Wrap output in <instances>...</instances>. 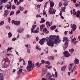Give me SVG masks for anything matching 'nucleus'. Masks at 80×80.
<instances>
[{
	"instance_id": "obj_1",
	"label": "nucleus",
	"mask_w": 80,
	"mask_h": 80,
	"mask_svg": "<svg viewBox=\"0 0 80 80\" xmlns=\"http://www.w3.org/2000/svg\"><path fill=\"white\" fill-rule=\"evenodd\" d=\"M60 37L59 36H57L56 38L53 42V38L52 36H49L48 38V37L46 38H43L42 39L39 41V43L40 45H43L45 41H47V44L50 47H53V43H60L61 40L59 38ZM48 38V39H47Z\"/></svg>"
},
{
	"instance_id": "obj_2",
	"label": "nucleus",
	"mask_w": 80,
	"mask_h": 80,
	"mask_svg": "<svg viewBox=\"0 0 80 80\" xmlns=\"http://www.w3.org/2000/svg\"><path fill=\"white\" fill-rule=\"evenodd\" d=\"M55 5V3L53 2V0H51L50 3V7L48 10L49 13L50 14H55L56 10L53 9V7Z\"/></svg>"
},
{
	"instance_id": "obj_3",
	"label": "nucleus",
	"mask_w": 80,
	"mask_h": 80,
	"mask_svg": "<svg viewBox=\"0 0 80 80\" xmlns=\"http://www.w3.org/2000/svg\"><path fill=\"white\" fill-rule=\"evenodd\" d=\"M28 63L27 65V67H26V70L28 72H30L33 70V68L35 67V64L32 63V61H28Z\"/></svg>"
},
{
	"instance_id": "obj_4",
	"label": "nucleus",
	"mask_w": 80,
	"mask_h": 80,
	"mask_svg": "<svg viewBox=\"0 0 80 80\" xmlns=\"http://www.w3.org/2000/svg\"><path fill=\"white\" fill-rule=\"evenodd\" d=\"M36 25H33L31 29V33H38L39 32L40 29L39 28H37V29L35 30V29H36Z\"/></svg>"
},
{
	"instance_id": "obj_5",
	"label": "nucleus",
	"mask_w": 80,
	"mask_h": 80,
	"mask_svg": "<svg viewBox=\"0 0 80 80\" xmlns=\"http://www.w3.org/2000/svg\"><path fill=\"white\" fill-rule=\"evenodd\" d=\"M52 75L51 76V74L49 72H48L46 77H47L49 79V80H55V79L52 78V77H55L54 74H53V73L52 74ZM53 75V76H52Z\"/></svg>"
},
{
	"instance_id": "obj_6",
	"label": "nucleus",
	"mask_w": 80,
	"mask_h": 80,
	"mask_svg": "<svg viewBox=\"0 0 80 80\" xmlns=\"http://www.w3.org/2000/svg\"><path fill=\"white\" fill-rule=\"evenodd\" d=\"M73 15H76L77 17H78V18H80V11H78L77 12H75V9H73Z\"/></svg>"
},
{
	"instance_id": "obj_7",
	"label": "nucleus",
	"mask_w": 80,
	"mask_h": 80,
	"mask_svg": "<svg viewBox=\"0 0 80 80\" xmlns=\"http://www.w3.org/2000/svg\"><path fill=\"white\" fill-rule=\"evenodd\" d=\"M63 53L65 57H70V53L67 51L64 52Z\"/></svg>"
},
{
	"instance_id": "obj_8",
	"label": "nucleus",
	"mask_w": 80,
	"mask_h": 80,
	"mask_svg": "<svg viewBox=\"0 0 80 80\" xmlns=\"http://www.w3.org/2000/svg\"><path fill=\"white\" fill-rule=\"evenodd\" d=\"M11 7H12V5L11 4H7L5 5V7H6L8 10H11Z\"/></svg>"
},
{
	"instance_id": "obj_9",
	"label": "nucleus",
	"mask_w": 80,
	"mask_h": 80,
	"mask_svg": "<svg viewBox=\"0 0 80 80\" xmlns=\"http://www.w3.org/2000/svg\"><path fill=\"white\" fill-rule=\"evenodd\" d=\"M10 13V11H8V10H6L4 12V16L7 17V15Z\"/></svg>"
},
{
	"instance_id": "obj_10",
	"label": "nucleus",
	"mask_w": 80,
	"mask_h": 80,
	"mask_svg": "<svg viewBox=\"0 0 80 80\" xmlns=\"http://www.w3.org/2000/svg\"><path fill=\"white\" fill-rule=\"evenodd\" d=\"M40 6H41V4H38L36 6V8H37L36 10L38 12H39L40 10Z\"/></svg>"
},
{
	"instance_id": "obj_11",
	"label": "nucleus",
	"mask_w": 80,
	"mask_h": 80,
	"mask_svg": "<svg viewBox=\"0 0 80 80\" xmlns=\"http://www.w3.org/2000/svg\"><path fill=\"white\" fill-rule=\"evenodd\" d=\"M43 33H45L46 34H47L49 33V31L47 30V28H44L43 29Z\"/></svg>"
},
{
	"instance_id": "obj_12",
	"label": "nucleus",
	"mask_w": 80,
	"mask_h": 80,
	"mask_svg": "<svg viewBox=\"0 0 80 80\" xmlns=\"http://www.w3.org/2000/svg\"><path fill=\"white\" fill-rule=\"evenodd\" d=\"M23 30H24V29L22 28H19L17 30V31L18 33H21V32H22Z\"/></svg>"
},
{
	"instance_id": "obj_13",
	"label": "nucleus",
	"mask_w": 80,
	"mask_h": 80,
	"mask_svg": "<svg viewBox=\"0 0 80 80\" xmlns=\"http://www.w3.org/2000/svg\"><path fill=\"white\" fill-rule=\"evenodd\" d=\"M46 24L47 25L48 28H49L50 26H51L52 25V22H51L50 23V22H46Z\"/></svg>"
},
{
	"instance_id": "obj_14",
	"label": "nucleus",
	"mask_w": 80,
	"mask_h": 80,
	"mask_svg": "<svg viewBox=\"0 0 80 80\" xmlns=\"http://www.w3.org/2000/svg\"><path fill=\"white\" fill-rule=\"evenodd\" d=\"M72 30L73 31H75L77 29V25L75 24H72Z\"/></svg>"
},
{
	"instance_id": "obj_15",
	"label": "nucleus",
	"mask_w": 80,
	"mask_h": 80,
	"mask_svg": "<svg viewBox=\"0 0 80 80\" xmlns=\"http://www.w3.org/2000/svg\"><path fill=\"white\" fill-rule=\"evenodd\" d=\"M69 41H70V40L68 39L65 42L66 46L64 48V49H65H65H66V48H67V46L68 45V42H69Z\"/></svg>"
},
{
	"instance_id": "obj_16",
	"label": "nucleus",
	"mask_w": 80,
	"mask_h": 80,
	"mask_svg": "<svg viewBox=\"0 0 80 80\" xmlns=\"http://www.w3.org/2000/svg\"><path fill=\"white\" fill-rule=\"evenodd\" d=\"M74 63L75 64H78L79 63V60L77 58H75V60L74 61Z\"/></svg>"
},
{
	"instance_id": "obj_17",
	"label": "nucleus",
	"mask_w": 80,
	"mask_h": 80,
	"mask_svg": "<svg viewBox=\"0 0 80 80\" xmlns=\"http://www.w3.org/2000/svg\"><path fill=\"white\" fill-rule=\"evenodd\" d=\"M22 71H23L22 69H19V70L17 72V74L18 75H20V74H21V73L22 72Z\"/></svg>"
},
{
	"instance_id": "obj_18",
	"label": "nucleus",
	"mask_w": 80,
	"mask_h": 80,
	"mask_svg": "<svg viewBox=\"0 0 80 80\" xmlns=\"http://www.w3.org/2000/svg\"><path fill=\"white\" fill-rule=\"evenodd\" d=\"M20 24V22L19 21H16L15 23V25H19Z\"/></svg>"
},
{
	"instance_id": "obj_19",
	"label": "nucleus",
	"mask_w": 80,
	"mask_h": 80,
	"mask_svg": "<svg viewBox=\"0 0 80 80\" xmlns=\"http://www.w3.org/2000/svg\"><path fill=\"white\" fill-rule=\"evenodd\" d=\"M66 68V66L64 65V66H63L61 68V70L62 72L63 71H65V69Z\"/></svg>"
},
{
	"instance_id": "obj_20",
	"label": "nucleus",
	"mask_w": 80,
	"mask_h": 80,
	"mask_svg": "<svg viewBox=\"0 0 80 80\" xmlns=\"http://www.w3.org/2000/svg\"><path fill=\"white\" fill-rule=\"evenodd\" d=\"M56 28H57V26H53L51 27V30H54V29H55Z\"/></svg>"
},
{
	"instance_id": "obj_21",
	"label": "nucleus",
	"mask_w": 80,
	"mask_h": 80,
	"mask_svg": "<svg viewBox=\"0 0 80 80\" xmlns=\"http://www.w3.org/2000/svg\"><path fill=\"white\" fill-rule=\"evenodd\" d=\"M63 5L64 7H66V6H67V5H68V2L67 1L64 3H63Z\"/></svg>"
},
{
	"instance_id": "obj_22",
	"label": "nucleus",
	"mask_w": 80,
	"mask_h": 80,
	"mask_svg": "<svg viewBox=\"0 0 80 80\" xmlns=\"http://www.w3.org/2000/svg\"><path fill=\"white\" fill-rule=\"evenodd\" d=\"M45 67H46L47 68H48L49 69H50V68H52V67L51 66H48V65H45Z\"/></svg>"
},
{
	"instance_id": "obj_23",
	"label": "nucleus",
	"mask_w": 80,
	"mask_h": 80,
	"mask_svg": "<svg viewBox=\"0 0 80 80\" xmlns=\"http://www.w3.org/2000/svg\"><path fill=\"white\" fill-rule=\"evenodd\" d=\"M46 12H45V9L43 10V15L44 17H47V14H46Z\"/></svg>"
},
{
	"instance_id": "obj_24",
	"label": "nucleus",
	"mask_w": 80,
	"mask_h": 80,
	"mask_svg": "<svg viewBox=\"0 0 80 80\" xmlns=\"http://www.w3.org/2000/svg\"><path fill=\"white\" fill-rule=\"evenodd\" d=\"M44 27H45V25H44V24H42L40 26V29L41 31L42 30V29L44 28Z\"/></svg>"
},
{
	"instance_id": "obj_25",
	"label": "nucleus",
	"mask_w": 80,
	"mask_h": 80,
	"mask_svg": "<svg viewBox=\"0 0 80 80\" xmlns=\"http://www.w3.org/2000/svg\"><path fill=\"white\" fill-rule=\"evenodd\" d=\"M62 11L60 12V13H59V15L60 16H61V18H62V19H64V17H63V16H62Z\"/></svg>"
},
{
	"instance_id": "obj_26",
	"label": "nucleus",
	"mask_w": 80,
	"mask_h": 80,
	"mask_svg": "<svg viewBox=\"0 0 80 80\" xmlns=\"http://www.w3.org/2000/svg\"><path fill=\"white\" fill-rule=\"evenodd\" d=\"M27 52L28 53H30V47L27 48Z\"/></svg>"
},
{
	"instance_id": "obj_27",
	"label": "nucleus",
	"mask_w": 80,
	"mask_h": 80,
	"mask_svg": "<svg viewBox=\"0 0 80 80\" xmlns=\"http://www.w3.org/2000/svg\"><path fill=\"white\" fill-rule=\"evenodd\" d=\"M48 48H47L45 49V52L47 54H48Z\"/></svg>"
},
{
	"instance_id": "obj_28",
	"label": "nucleus",
	"mask_w": 80,
	"mask_h": 80,
	"mask_svg": "<svg viewBox=\"0 0 80 80\" xmlns=\"http://www.w3.org/2000/svg\"><path fill=\"white\" fill-rule=\"evenodd\" d=\"M45 22V20H44V19L43 18H41V21L40 22V23H44Z\"/></svg>"
},
{
	"instance_id": "obj_29",
	"label": "nucleus",
	"mask_w": 80,
	"mask_h": 80,
	"mask_svg": "<svg viewBox=\"0 0 80 80\" xmlns=\"http://www.w3.org/2000/svg\"><path fill=\"white\" fill-rule=\"evenodd\" d=\"M8 1V0H1V2H2V3H4L7 2Z\"/></svg>"
},
{
	"instance_id": "obj_30",
	"label": "nucleus",
	"mask_w": 80,
	"mask_h": 80,
	"mask_svg": "<svg viewBox=\"0 0 80 80\" xmlns=\"http://www.w3.org/2000/svg\"><path fill=\"white\" fill-rule=\"evenodd\" d=\"M36 66L38 67H40V65H39V62H37L36 63Z\"/></svg>"
},
{
	"instance_id": "obj_31",
	"label": "nucleus",
	"mask_w": 80,
	"mask_h": 80,
	"mask_svg": "<svg viewBox=\"0 0 80 80\" xmlns=\"http://www.w3.org/2000/svg\"><path fill=\"white\" fill-rule=\"evenodd\" d=\"M14 13H15V12H14L12 11L11 12H10V16H11V15H13Z\"/></svg>"
},
{
	"instance_id": "obj_32",
	"label": "nucleus",
	"mask_w": 80,
	"mask_h": 80,
	"mask_svg": "<svg viewBox=\"0 0 80 80\" xmlns=\"http://www.w3.org/2000/svg\"><path fill=\"white\" fill-rule=\"evenodd\" d=\"M8 38H10L12 36V34H11V32H9L8 33Z\"/></svg>"
},
{
	"instance_id": "obj_33",
	"label": "nucleus",
	"mask_w": 80,
	"mask_h": 80,
	"mask_svg": "<svg viewBox=\"0 0 80 80\" xmlns=\"http://www.w3.org/2000/svg\"><path fill=\"white\" fill-rule=\"evenodd\" d=\"M19 8L18 9H19L21 11H23V8L21 7V6H19Z\"/></svg>"
},
{
	"instance_id": "obj_34",
	"label": "nucleus",
	"mask_w": 80,
	"mask_h": 80,
	"mask_svg": "<svg viewBox=\"0 0 80 80\" xmlns=\"http://www.w3.org/2000/svg\"><path fill=\"white\" fill-rule=\"evenodd\" d=\"M45 64H47V65H50V62L48 61H46L45 62Z\"/></svg>"
},
{
	"instance_id": "obj_35",
	"label": "nucleus",
	"mask_w": 80,
	"mask_h": 80,
	"mask_svg": "<svg viewBox=\"0 0 80 80\" xmlns=\"http://www.w3.org/2000/svg\"><path fill=\"white\" fill-rule=\"evenodd\" d=\"M72 68V66H69L68 67V69L69 70V71H70Z\"/></svg>"
},
{
	"instance_id": "obj_36",
	"label": "nucleus",
	"mask_w": 80,
	"mask_h": 80,
	"mask_svg": "<svg viewBox=\"0 0 80 80\" xmlns=\"http://www.w3.org/2000/svg\"><path fill=\"white\" fill-rule=\"evenodd\" d=\"M15 8H16V7H15V6L14 5H13L12 6V10H14V9H15Z\"/></svg>"
},
{
	"instance_id": "obj_37",
	"label": "nucleus",
	"mask_w": 80,
	"mask_h": 80,
	"mask_svg": "<svg viewBox=\"0 0 80 80\" xmlns=\"http://www.w3.org/2000/svg\"><path fill=\"white\" fill-rule=\"evenodd\" d=\"M26 37L28 38H31L32 36L29 35V34H27L26 35Z\"/></svg>"
},
{
	"instance_id": "obj_38",
	"label": "nucleus",
	"mask_w": 80,
	"mask_h": 80,
	"mask_svg": "<svg viewBox=\"0 0 80 80\" xmlns=\"http://www.w3.org/2000/svg\"><path fill=\"white\" fill-rule=\"evenodd\" d=\"M20 12V9H18L16 12V15H18Z\"/></svg>"
},
{
	"instance_id": "obj_39",
	"label": "nucleus",
	"mask_w": 80,
	"mask_h": 80,
	"mask_svg": "<svg viewBox=\"0 0 80 80\" xmlns=\"http://www.w3.org/2000/svg\"><path fill=\"white\" fill-rule=\"evenodd\" d=\"M46 74V72H42V74H41L42 77H43V76H44Z\"/></svg>"
},
{
	"instance_id": "obj_40",
	"label": "nucleus",
	"mask_w": 80,
	"mask_h": 80,
	"mask_svg": "<svg viewBox=\"0 0 80 80\" xmlns=\"http://www.w3.org/2000/svg\"><path fill=\"white\" fill-rule=\"evenodd\" d=\"M36 49L37 50H41V49L40 48H39V47L38 46H37L36 47Z\"/></svg>"
},
{
	"instance_id": "obj_41",
	"label": "nucleus",
	"mask_w": 80,
	"mask_h": 80,
	"mask_svg": "<svg viewBox=\"0 0 80 80\" xmlns=\"http://www.w3.org/2000/svg\"><path fill=\"white\" fill-rule=\"evenodd\" d=\"M59 7H62V5H63V4H62V2H60L59 3Z\"/></svg>"
},
{
	"instance_id": "obj_42",
	"label": "nucleus",
	"mask_w": 80,
	"mask_h": 80,
	"mask_svg": "<svg viewBox=\"0 0 80 80\" xmlns=\"http://www.w3.org/2000/svg\"><path fill=\"white\" fill-rule=\"evenodd\" d=\"M13 49V48H8L7 49V50L8 51H9V50H11Z\"/></svg>"
},
{
	"instance_id": "obj_43",
	"label": "nucleus",
	"mask_w": 80,
	"mask_h": 80,
	"mask_svg": "<svg viewBox=\"0 0 80 80\" xmlns=\"http://www.w3.org/2000/svg\"><path fill=\"white\" fill-rule=\"evenodd\" d=\"M0 25H3L4 24V22L3 21H1L0 22Z\"/></svg>"
},
{
	"instance_id": "obj_44",
	"label": "nucleus",
	"mask_w": 80,
	"mask_h": 80,
	"mask_svg": "<svg viewBox=\"0 0 80 80\" xmlns=\"http://www.w3.org/2000/svg\"><path fill=\"white\" fill-rule=\"evenodd\" d=\"M61 9L62 10V12H63V11H65V7L61 8Z\"/></svg>"
},
{
	"instance_id": "obj_45",
	"label": "nucleus",
	"mask_w": 80,
	"mask_h": 80,
	"mask_svg": "<svg viewBox=\"0 0 80 80\" xmlns=\"http://www.w3.org/2000/svg\"><path fill=\"white\" fill-rule=\"evenodd\" d=\"M69 52H71V53H73L74 52V49H72L71 50H69Z\"/></svg>"
},
{
	"instance_id": "obj_46",
	"label": "nucleus",
	"mask_w": 80,
	"mask_h": 80,
	"mask_svg": "<svg viewBox=\"0 0 80 80\" xmlns=\"http://www.w3.org/2000/svg\"><path fill=\"white\" fill-rule=\"evenodd\" d=\"M44 0H36V1L38 2H42Z\"/></svg>"
},
{
	"instance_id": "obj_47",
	"label": "nucleus",
	"mask_w": 80,
	"mask_h": 80,
	"mask_svg": "<svg viewBox=\"0 0 80 80\" xmlns=\"http://www.w3.org/2000/svg\"><path fill=\"white\" fill-rule=\"evenodd\" d=\"M47 70L46 68H44L42 70V72H46Z\"/></svg>"
},
{
	"instance_id": "obj_48",
	"label": "nucleus",
	"mask_w": 80,
	"mask_h": 80,
	"mask_svg": "<svg viewBox=\"0 0 80 80\" xmlns=\"http://www.w3.org/2000/svg\"><path fill=\"white\" fill-rule=\"evenodd\" d=\"M51 60H55V58H54V57L51 56Z\"/></svg>"
},
{
	"instance_id": "obj_49",
	"label": "nucleus",
	"mask_w": 80,
	"mask_h": 80,
	"mask_svg": "<svg viewBox=\"0 0 80 80\" xmlns=\"http://www.w3.org/2000/svg\"><path fill=\"white\" fill-rule=\"evenodd\" d=\"M75 40H76V38H74L72 40V42L73 43V42H74Z\"/></svg>"
},
{
	"instance_id": "obj_50",
	"label": "nucleus",
	"mask_w": 80,
	"mask_h": 80,
	"mask_svg": "<svg viewBox=\"0 0 80 80\" xmlns=\"http://www.w3.org/2000/svg\"><path fill=\"white\" fill-rule=\"evenodd\" d=\"M3 60L5 61V62H7V61L8 60V58H6V59L4 58Z\"/></svg>"
},
{
	"instance_id": "obj_51",
	"label": "nucleus",
	"mask_w": 80,
	"mask_h": 80,
	"mask_svg": "<svg viewBox=\"0 0 80 80\" xmlns=\"http://www.w3.org/2000/svg\"><path fill=\"white\" fill-rule=\"evenodd\" d=\"M41 63H42L43 64H44L45 63V61L43 60H42L41 61Z\"/></svg>"
},
{
	"instance_id": "obj_52",
	"label": "nucleus",
	"mask_w": 80,
	"mask_h": 80,
	"mask_svg": "<svg viewBox=\"0 0 80 80\" xmlns=\"http://www.w3.org/2000/svg\"><path fill=\"white\" fill-rule=\"evenodd\" d=\"M8 20L9 23H10V20H11V19H10V18H8Z\"/></svg>"
},
{
	"instance_id": "obj_53",
	"label": "nucleus",
	"mask_w": 80,
	"mask_h": 80,
	"mask_svg": "<svg viewBox=\"0 0 80 80\" xmlns=\"http://www.w3.org/2000/svg\"><path fill=\"white\" fill-rule=\"evenodd\" d=\"M58 73H57V72H55V77H57V75Z\"/></svg>"
},
{
	"instance_id": "obj_54",
	"label": "nucleus",
	"mask_w": 80,
	"mask_h": 80,
	"mask_svg": "<svg viewBox=\"0 0 80 80\" xmlns=\"http://www.w3.org/2000/svg\"><path fill=\"white\" fill-rule=\"evenodd\" d=\"M63 38H64V40H65V41H66V40L68 39V38L67 37H64Z\"/></svg>"
},
{
	"instance_id": "obj_55",
	"label": "nucleus",
	"mask_w": 80,
	"mask_h": 80,
	"mask_svg": "<svg viewBox=\"0 0 80 80\" xmlns=\"http://www.w3.org/2000/svg\"><path fill=\"white\" fill-rule=\"evenodd\" d=\"M72 31H73V29L71 30V32L70 31L69 32V33L71 35H72V34L73 33Z\"/></svg>"
},
{
	"instance_id": "obj_56",
	"label": "nucleus",
	"mask_w": 80,
	"mask_h": 80,
	"mask_svg": "<svg viewBox=\"0 0 80 80\" xmlns=\"http://www.w3.org/2000/svg\"><path fill=\"white\" fill-rule=\"evenodd\" d=\"M15 22H16V21H15V20H12V23L13 24L14 23V24H15Z\"/></svg>"
},
{
	"instance_id": "obj_57",
	"label": "nucleus",
	"mask_w": 80,
	"mask_h": 80,
	"mask_svg": "<svg viewBox=\"0 0 80 80\" xmlns=\"http://www.w3.org/2000/svg\"><path fill=\"white\" fill-rule=\"evenodd\" d=\"M52 57V56H48V59L49 60H51V58Z\"/></svg>"
},
{
	"instance_id": "obj_58",
	"label": "nucleus",
	"mask_w": 80,
	"mask_h": 80,
	"mask_svg": "<svg viewBox=\"0 0 80 80\" xmlns=\"http://www.w3.org/2000/svg\"><path fill=\"white\" fill-rule=\"evenodd\" d=\"M12 0H12L11 1V2H12ZM14 1L15 3V4L17 3V2H18V0H14Z\"/></svg>"
},
{
	"instance_id": "obj_59",
	"label": "nucleus",
	"mask_w": 80,
	"mask_h": 80,
	"mask_svg": "<svg viewBox=\"0 0 80 80\" xmlns=\"http://www.w3.org/2000/svg\"><path fill=\"white\" fill-rule=\"evenodd\" d=\"M75 6H76V7H78V6H79V5L78 4L76 3L75 4Z\"/></svg>"
},
{
	"instance_id": "obj_60",
	"label": "nucleus",
	"mask_w": 80,
	"mask_h": 80,
	"mask_svg": "<svg viewBox=\"0 0 80 80\" xmlns=\"http://www.w3.org/2000/svg\"><path fill=\"white\" fill-rule=\"evenodd\" d=\"M67 32H68V31H65L64 33L65 35H67Z\"/></svg>"
},
{
	"instance_id": "obj_61",
	"label": "nucleus",
	"mask_w": 80,
	"mask_h": 80,
	"mask_svg": "<svg viewBox=\"0 0 80 80\" xmlns=\"http://www.w3.org/2000/svg\"><path fill=\"white\" fill-rule=\"evenodd\" d=\"M20 2L19 1H18V2L17 3V5H20Z\"/></svg>"
},
{
	"instance_id": "obj_62",
	"label": "nucleus",
	"mask_w": 80,
	"mask_h": 80,
	"mask_svg": "<svg viewBox=\"0 0 80 80\" xmlns=\"http://www.w3.org/2000/svg\"><path fill=\"white\" fill-rule=\"evenodd\" d=\"M41 17L39 15L37 14L36 15V17L37 18H38V17Z\"/></svg>"
},
{
	"instance_id": "obj_63",
	"label": "nucleus",
	"mask_w": 80,
	"mask_h": 80,
	"mask_svg": "<svg viewBox=\"0 0 80 80\" xmlns=\"http://www.w3.org/2000/svg\"><path fill=\"white\" fill-rule=\"evenodd\" d=\"M16 38H13L12 39V40L13 41H15V40H16Z\"/></svg>"
},
{
	"instance_id": "obj_64",
	"label": "nucleus",
	"mask_w": 80,
	"mask_h": 80,
	"mask_svg": "<svg viewBox=\"0 0 80 80\" xmlns=\"http://www.w3.org/2000/svg\"><path fill=\"white\" fill-rule=\"evenodd\" d=\"M47 78H42V80H47Z\"/></svg>"
}]
</instances>
